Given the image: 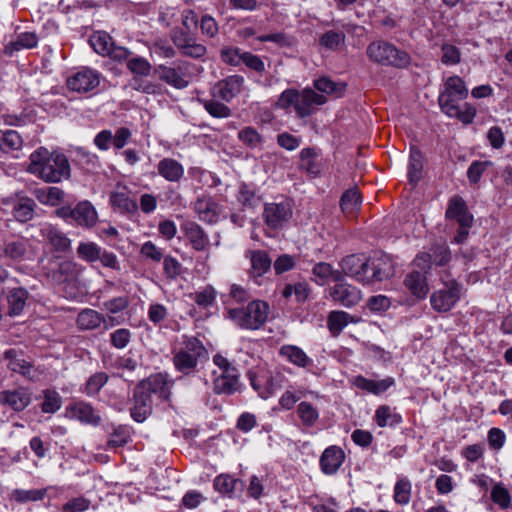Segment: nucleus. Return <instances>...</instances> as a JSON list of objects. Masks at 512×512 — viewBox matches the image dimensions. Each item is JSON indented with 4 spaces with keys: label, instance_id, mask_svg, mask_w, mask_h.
I'll return each mask as SVG.
<instances>
[{
    "label": "nucleus",
    "instance_id": "cd10ccee",
    "mask_svg": "<svg viewBox=\"0 0 512 512\" xmlns=\"http://www.w3.org/2000/svg\"><path fill=\"white\" fill-rule=\"evenodd\" d=\"M70 414L72 418L88 425L98 426L101 422V416L92 405L83 401L73 404L70 407Z\"/></svg>",
    "mask_w": 512,
    "mask_h": 512
},
{
    "label": "nucleus",
    "instance_id": "49530a36",
    "mask_svg": "<svg viewBox=\"0 0 512 512\" xmlns=\"http://www.w3.org/2000/svg\"><path fill=\"white\" fill-rule=\"evenodd\" d=\"M360 203V194L357 189L345 191L340 201L341 209L347 215L354 214L358 210Z\"/></svg>",
    "mask_w": 512,
    "mask_h": 512
},
{
    "label": "nucleus",
    "instance_id": "ddd939ff",
    "mask_svg": "<svg viewBox=\"0 0 512 512\" xmlns=\"http://www.w3.org/2000/svg\"><path fill=\"white\" fill-rule=\"evenodd\" d=\"M262 215L264 223L269 229H282L292 218V204L289 200L266 203Z\"/></svg>",
    "mask_w": 512,
    "mask_h": 512
},
{
    "label": "nucleus",
    "instance_id": "2f4dec72",
    "mask_svg": "<svg viewBox=\"0 0 512 512\" xmlns=\"http://www.w3.org/2000/svg\"><path fill=\"white\" fill-rule=\"evenodd\" d=\"M213 487L223 496L232 497L236 489H243L244 483L230 474L223 473L215 477Z\"/></svg>",
    "mask_w": 512,
    "mask_h": 512
},
{
    "label": "nucleus",
    "instance_id": "7ed1b4c3",
    "mask_svg": "<svg viewBox=\"0 0 512 512\" xmlns=\"http://www.w3.org/2000/svg\"><path fill=\"white\" fill-rule=\"evenodd\" d=\"M28 171L45 182L58 183L70 177V164L64 154L41 147L30 155Z\"/></svg>",
    "mask_w": 512,
    "mask_h": 512
},
{
    "label": "nucleus",
    "instance_id": "37998d69",
    "mask_svg": "<svg viewBox=\"0 0 512 512\" xmlns=\"http://www.w3.org/2000/svg\"><path fill=\"white\" fill-rule=\"evenodd\" d=\"M313 274L319 278L320 284L323 285L327 282H338L342 279L340 271L333 270L329 263L320 262L313 267Z\"/></svg>",
    "mask_w": 512,
    "mask_h": 512
},
{
    "label": "nucleus",
    "instance_id": "c03bdc74",
    "mask_svg": "<svg viewBox=\"0 0 512 512\" xmlns=\"http://www.w3.org/2000/svg\"><path fill=\"white\" fill-rule=\"evenodd\" d=\"M89 43L99 55H107L114 44L112 37L106 32H95L90 36Z\"/></svg>",
    "mask_w": 512,
    "mask_h": 512
},
{
    "label": "nucleus",
    "instance_id": "e2e57ef3",
    "mask_svg": "<svg viewBox=\"0 0 512 512\" xmlns=\"http://www.w3.org/2000/svg\"><path fill=\"white\" fill-rule=\"evenodd\" d=\"M493 163L491 161H473L467 171V177L471 184H477L484 171H486L489 167H492Z\"/></svg>",
    "mask_w": 512,
    "mask_h": 512
},
{
    "label": "nucleus",
    "instance_id": "58836bf2",
    "mask_svg": "<svg viewBox=\"0 0 512 512\" xmlns=\"http://www.w3.org/2000/svg\"><path fill=\"white\" fill-rule=\"evenodd\" d=\"M109 201L112 207L121 213H135L138 210L136 201L131 199L125 192H111Z\"/></svg>",
    "mask_w": 512,
    "mask_h": 512
},
{
    "label": "nucleus",
    "instance_id": "6ab92c4d",
    "mask_svg": "<svg viewBox=\"0 0 512 512\" xmlns=\"http://www.w3.org/2000/svg\"><path fill=\"white\" fill-rule=\"evenodd\" d=\"M48 276L56 284L74 280L78 275V265L70 260L57 261L50 264Z\"/></svg>",
    "mask_w": 512,
    "mask_h": 512
},
{
    "label": "nucleus",
    "instance_id": "603ef678",
    "mask_svg": "<svg viewBox=\"0 0 512 512\" xmlns=\"http://www.w3.org/2000/svg\"><path fill=\"white\" fill-rule=\"evenodd\" d=\"M251 384L253 388L258 391L259 395L266 399L273 395L278 389L282 387V375L280 373L275 374L267 380V387L263 390L260 389V384L258 380L251 379Z\"/></svg>",
    "mask_w": 512,
    "mask_h": 512
},
{
    "label": "nucleus",
    "instance_id": "79ce46f5",
    "mask_svg": "<svg viewBox=\"0 0 512 512\" xmlns=\"http://www.w3.org/2000/svg\"><path fill=\"white\" fill-rule=\"evenodd\" d=\"M365 259L363 255H348L341 261L342 271L346 275L354 276L358 279V276H361L363 273Z\"/></svg>",
    "mask_w": 512,
    "mask_h": 512
},
{
    "label": "nucleus",
    "instance_id": "c9c22d12",
    "mask_svg": "<svg viewBox=\"0 0 512 512\" xmlns=\"http://www.w3.org/2000/svg\"><path fill=\"white\" fill-rule=\"evenodd\" d=\"M374 420L379 427H395L402 422V417L388 405H381L377 408Z\"/></svg>",
    "mask_w": 512,
    "mask_h": 512
},
{
    "label": "nucleus",
    "instance_id": "412c9836",
    "mask_svg": "<svg viewBox=\"0 0 512 512\" xmlns=\"http://www.w3.org/2000/svg\"><path fill=\"white\" fill-rule=\"evenodd\" d=\"M39 232L41 237L58 252H67L70 249V239L59 229L49 223L40 225Z\"/></svg>",
    "mask_w": 512,
    "mask_h": 512
},
{
    "label": "nucleus",
    "instance_id": "864d4df0",
    "mask_svg": "<svg viewBox=\"0 0 512 512\" xmlns=\"http://www.w3.org/2000/svg\"><path fill=\"white\" fill-rule=\"evenodd\" d=\"M101 247L94 242H80L77 247V255L80 259L92 263L100 258Z\"/></svg>",
    "mask_w": 512,
    "mask_h": 512
},
{
    "label": "nucleus",
    "instance_id": "dca6fc26",
    "mask_svg": "<svg viewBox=\"0 0 512 512\" xmlns=\"http://www.w3.org/2000/svg\"><path fill=\"white\" fill-rule=\"evenodd\" d=\"M31 392L25 387L0 392V405L7 406L15 412H21L31 403Z\"/></svg>",
    "mask_w": 512,
    "mask_h": 512
},
{
    "label": "nucleus",
    "instance_id": "69168bd1",
    "mask_svg": "<svg viewBox=\"0 0 512 512\" xmlns=\"http://www.w3.org/2000/svg\"><path fill=\"white\" fill-rule=\"evenodd\" d=\"M238 138L250 148H256L262 143L261 135L252 127L242 129L238 133Z\"/></svg>",
    "mask_w": 512,
    "mask_h": 512
},
{
    "label": "nucleus",
    "instance_id": "1a4fd4ad",
    "mask_svg": "<svg viewBox=\"0 0 512 512\" xmlns=\"http://www.w3.org/2000/svg\"><path fill=\"white\" fill-rule=\"evenodd\" d=\"M443 288L432 293L430 303L434 310L440 313L450 311L461 297V285L455 279L444 280Z\"/></svg>",
    "mask_w": 512,
    "mask_h": 512
},
{
    "label": "nucleus",
    "instance_id": "338daca9",
    "mask_svg": "<svg viewBox=\"0 0 512 512\" xmlns=\"http://www.w3.org/2000/svg\"><path fill=\"white\" fill-rule=\"evenodd\" d=\"M493 502L501 508H508L511 504V496L508 490L501 484H496L491 490Z\"/></svg>",
    "mask_w": 512,
    "mask_h": 512
},
{
    "label": "nucleus",
    "instance_id": "6e6d98bb",
    "mask_svg": "<svg viewBox=\"0 0 512 512\" xmlns=\"http://www.w3.org/2000/svg\"><path fill=\"white\" fill-rule=\"evenodd\" d=\"M237 200L243 207L252 208L259 202V197L256 195L255 189L246 183L239 186L237 193Z\"/></svg>",
    "mask_w": 512,
    "mask_h": 512
},
{
    "label": "nucleus",
    "instance_id": "774afa93",
    "mask_svg": "<svg viewBox=\"0 0 512 512\" xmlns=\"http://www.w3.org/2000/svg\"><path fill=\"white\" fill-rule=\"evenodd\" d=\"M163 271L166 278L175 280L181 274V263L172 256H165L163 258Z\"/></svg>",
    "mask_w": 512,
    "mask_h": 512
},
{
    "label": "nucleus",
    "instance_id": "2eb2a0df",
    "mask_svg": "<svg viewBox=\"0 0 512 512\" xmlns=\"http://www.w3.org/2000/svg\"><path fill=\"white\" fill-rule=\"evenodd\" d=\"M99 83L100 74L88 67H83L67 79L68 88L78 93H87L95 89Z\"/></svg>",
    "mask_w": 512,
    "mask_h": 512
},
{
    "label": "nucleus",
    "instance_id": "5fc2aeb1",
    "mask_svg": "<svg viewBox=\"0 0 512 512\" xmlns=\"http://www.w3.org/2000/svg\"><path fill=\"white\" fill-rule=\"evenodd\" d=\"M43 398L44 400L41 404L42 412L53 414L61 408L62 400L57 391L46 389L43 391Z\"/></svg>",
    "mask_w": 512,
    "mask_h": 512
},
{
    "label": "nucleus",
    "instance_id": "f03ea898",
    "mask_svg": "<svg viewBox=\"0 0 512 512\" xmlns=\"http://www.w3.org/2000/svg\"><path fill=\"white\" fill-rule=\"evenodd\" d=\"M468 96V88L463 79L457 75L450 76L444 83V90L439 95L441 111L451 118H457L464 124L473 122L476 109L469 103L460 105Z\"/></svg>",
    "mask_w": 512,
    "mask_h": 512
},
{
    "label": "nucleus",
    "instance_id": "c756f323",
    "mask_svg": "<svg viewBox=\"0 0 512 512\" xmlns=\"http://www.w3.org/2000/svg\"><path fill=\"white\" fill-rule=\"evenodd\" d=\"M157 171L160 176L169 182H178L184 175L182 164L172 158L160 160L157 164Z\"/></svg>",
    "mask_w": 512,
    "mask_h": 512
},
{
    "label": "nucleus",
    "instance_id": "72a5a7b5",
    "mask_svg": "<svg viewBox=\"0 0 512 512\" xmlns=\"http://www.w3.org/2000/svg\"><path fill=\"white\" fill-rule=\"evenodd\" d=\"M423 154L416 148L411 147L408 163V180L412 186L417 185L422 176Z\"/></svg>",
    "mask_w": 512,
    "mask_h": 512
},
{
    "label": "nucleus",
    "instance_id": "4c0bfd02",
    "mask_svg": "<svg viewBox=\"0 0 512 512\" xmlns=\"http://www.w3.org/2000/svg\"><path fill=\"white\" fill-rule=\"evenodd\" d=\"M104 316L93 309L82 310L77 317V325L81 330H94L102 325Z\"/></svg>",
    "mask_w": 512,
    "mask_h": 512
},
{
    "label": "nucleus",
    "instance_id": "e433bc0d",
    "mask_svg": "<svg viewBox=\"0 0 512 512\" xmlns=\"http://www.w3.org/2000/svg\"><path fill=\"white\" fill-rule=\"evenodd\" d=\"M36 203L28 197H21L15 201L12 214L19 222L25 223L33 218Z\"/></svg>",
    "mask_w": 512,
    "mask_h": 512
},
{
    "label": "nucleus",
    "instance_id": "aec40b11",
    "mask_svg": "<svg viewBox=\"0 0 512 512\" xmlns=\"http://www.w3.org/2000/svg\"><path fill=\"white\" fill-rule=\"evenodd\" d=\"M372 273L367 278L376 279L380 282L389 279L394 274V266L391 258L384 254L377 252L371 257Z\"/></svg>",
    "mask_w": 512,
    "mask_h": 512
},
{
    "label": "nucleus",
    "instance_id": "5701e85b",
    "mask_svg": "<svg viewBox=\"0 0 512 512\" xmlns=\"http://www.w3.org/2000/svg\"><path fill=\"white\" fill-rule=\"evenodd\" d=\"M181 228L194 250L206 251L209 248V237L199 224L196 222H186Z\"/></svg>",
    "mask_w": 512,
    "mask_h": 512
},
{
    "label": "nucleus",
    "instance_id": "9b49d317",
    "mask_svg": "<svg viewBox=\"0 0 512 512\" xmlns=\"http://www.w3.org/2000/svg\"><path fill=\"white\" fill-rule=\"evenodd\" d=\"M171 40L178 49L179 53L184 57L192 59H202L207 48L204 44L196 41V38L189 33L188 30L175 28L171 32Z\"/></svg>",
    "mask_w": 512,
    "mask_h": 512
},
{
    "label": "nucleus",
    "instance_id": "f257e3e1",
    "mask_svg": "<svg viewBox=\"0 0 512 512\" xmlns=\"http://www.w3.org/2000/svg\"><path fill=\"white\" fill-rule=\"evenodd\" d=\"M172 383L168 376L158 373L140 381L133 390L130 415L136 422H144L152 413V395L157 394L167 401L171 396Z\"/></svg>",
    "mask_w": 512,
    "mask_h": 512
},
{
    "label": "nucleus",
    "instance_id": "680f3d73",
    "mask_svg": "<svg viewBox=\"0 0 512 512\" xmlns=\"http://www.w3.org/2000/svg\"><path fill=\"white\" fill-rule=\"evenodd\" d=\"M38 37L33 32L20 33L17 38L11 42L13 50L31 49L37 46Z\"/></svg>",
    "mask_w": 512,
    "mask_h": 512
},
{
    "label": "nucleus",
    "instance_id": "a18cd8bd",
    "mask_svg": "<svg viewBox=\"0 0 512 512\" xmlns=\"http://www.w3.org/2000/svg\"><path fill=\"white\" fill-rule=\"evenodd\" d=\"M345 34L342 31L329 30L321 35L319 44L327 50H338L345 43Z\"/></svg>",
    "mask_w": 512,
    "mask_h": 512
},
{
    "label": "nucleus",
    "instance_id": "4468645a",
    "mask_svg": "<svg viewBox=\"0 0 512 512\" xmlns=\"http://www.w3.org/2000/svg\"><path fill=\"white\" fill-rule=\"evenodd\" d=\"M59 215L65 219L72 218L79 226L84 228H92L98 220L95 207L87 200L79 202L73 209L62 208Z\"/></svg>",
    "mask_w": 512,
    "mask_h": 512
},
{
    "label": "nucleus",
    "instance_id": "423d86ee",
    "mask_svg": "<svg viewBox=\"0 0 512 512\" xmlns=\"http://www.w3.org/2000/svg\"><path fill=\"white\" fill-rule=\"evenodd\" d=\"M366 53L372 62L383 66L406 68L411 61L407 52L398 49L395 45L387 41L371 42L367 46Z\"/></svg>",
    "mask_w": 512,
    "mask_h": 512
},
{
    "label": "nucleus",
    "instance_id": "ea45409f",
    "mask_svg": "<svg viewBox=\"0 0 512 512\" xmlns=\"http://www.w3.org/2000/svg\"><path fill=\"white\" fill-rule=\"evenodd\" d=\"M350 322H353V317L349 313L332 311L328 315L327 326L333 336H338Z\"/></svg>",
    "mask_w": 512,
    "mask_h": 512
},
{
    "label": "nucleus",
    "instance_id": "09e8293b",
    "mask_svg": "<svg viewBox=\"0 0 512 512\" xmlns=\"http://www.w3.org/2000/svg\"><path fill=\"white\" fill-rule=\"evenodd\" d=\"M127 68L134 75L133 77L144 78L150 75L152 65L147 59L136 56L128 60Z\"/></svg>",
    "mask_w": 512,
    "mask_h": 512
},
{
    "label": "nucleus",
    "instance_id": "13d9d810",
    "mask_svg": "<svg viewBox=\"0 0 512 512\" xmlns=\"http://www.w3.org/2000/svg\"><path fill=\"white\" fill-rule=\"evenodd\" d=\"M428 253L431 257V263L437 266H444L451 259V251L444 243L433 245Z\"/></svg>",
    "mask_w": 512,
    "mask_h": 512
},
{
    "label": "nucleus",
    "instance_id": "052dcab7",
    "mask_svg": "<svg viewBox=\"0 0 512 512\" xmlns=\"http://www.w3.org/2000/svg\"><path fill=\"white\" fill-rule=\"evenodd\" d=\"M205 110L215 118H227L231 115V109L224 103L216 100H200Z\"/></svg>",
    "mask_w": 512,
    "mask_h": 512
},
{
    "label": "nucleus",
    "instance_id": "de8ad7c7",
    "mask_svg": "<svg viewBox=\"0 0 512 512\" xmlns=\"http://www.w3.org/2000/svg\"><path fill=\"white\" fill-rule=\"evenodd\" d=\"M108 379L109 376L107 373L96 372L86 381L83 392L90 397L97 395L101 388L107 383Z\"/></svg>",
    "mask_w": 512,
    "mask_h": 512
},
{
    "label": "nucleus",
    "instance_id": "39448f33",
    "mask_svg": "<svg viewBox=\"0 0 512 512\" xmlns=\"http://www.w3.org/2000/svg\"><path fill=\"white\" fill-rule=\"evenodd\" d=\"M207 357L208 351L203 343L196 337L186 336L183 347L174 353L173 364L178 372L190 375L196 370L198 363Z\"/></svg>",
    "mask_w": 512,
    "mask_h": 512
},
{
    "label": "nucleus",
    "instance_id": "0eeeda50",
    "mask_svg": "<svg viewBox=\"0 0 512 512\" xmlns=\"http://www.w3.org/2000/svg\"><path fill=\"white\" fill-rule=\"evenodd\" d=\"M445 217L447 220L456 221L459 226L453 242L457 244L463 243L469 235V229L473 225L474 218L469 212L465 201L460 196H454L449 200Z\"/></svg>",
    "mask_w": 512,
    "mask_h": 512
},
{
    "label": "nucleus",
    "instance_id": "4be33fe9",
    "mask_svg": "<svg viewBox=\"0 0 512 512\" xmlns=\"http://www.w3.org/2000/svg\"><path fill=\"white\" fill-rule=\"evenodd\" d=\"M194 209L202 221L208 223L217 222L221 212V206L213 197L203 195L197 198Z\"/></svg>",
    "mask_w": 512,
    "mask_h": 512
},
{
    "label": "nucleus",
    "instance_id": "b1692460",
    "mask_svg": "<svg viewBox=\"0 0 512 512\" xmlns=\"http://www.w3.org/2000/svg\"><path fill=\"white\" fill-rule=\"evenodd\" d=\"M330 295L334 301L346 307H352L361 300V292L348 283H339L331 288Z\"/></svg>",
    "mask_w": 512,
    "mask_h": 512
},
{
    "label": "nucleus",
    "instance_id": "20e7f679",
    "mask_svg": "<svg viewBox=\"0 0 512 512\" xmlns=\"http://www.w3.org/2000/svg\"><path fill=\"white\" fill-rule=\"evenodd\" d=\"M269 305L262 300H253L246 307L229 308L228 318L238 327L247 330L261 328L268 319Z\"/></svg>",
    "mask_w": 512,
    "mask_h": 512
},
{
    "label": "nucleus",
    "instance_id": "a211bd4d",
    "mask_svg": "<svg viewBox=\"0 0 512 512\" xmlns=\"http://www.w3.org/2000/svg\"><path fill=\"white\" fill-rule=\"evenodd\" d=\"M325 102V96L312 89H304L301 93L298 92L296 114L299 118H306L314 112V106L323 105Z\"/></svg>",
    "mask_w": 512,
    "mask_h": 512
},
{
    "label": "nucleus",
    "instance_id": "0e129e2a",
    "mask_svg": "<svg viewBox=\"0 0 512 512\" xmlns=\"http://www.w3.org/2000/svg\"><path fill=\"white\" fill-rule=\"evenodd\" d=\"M130 440V435L128 430L123 427L119 426L114 429L113 433L110 436V439L107 442V448H118L126 445L128 441Z\"/></svg>",
    "mask_w": 512,
    "mask_h": 512
},
{
    "label": "nucleus",
    "instance_id": "bf43d9fd",
    "mask_svg": "<svg viewBox=\"0 0 512 512\" xmlns=\"http://www.w3.org/2000/svg\"><path fill=\"white\" fill-rule=\"evenodd\" d=\"M191 298L198 306L207 308L214 304L216 291L211 285H207L203 289L191 294Z\"/></svg>",
    "mask_w": 512,
    "mask_h": 512
},
{
    "label": "nucleus",
    "instance_id": "bb28decb",
    "mask_svg": "<svg viewBox=\"0 0 512 512\" xmlns=\"http://www.w3.org/2000/svg\"><path fill=\"white\" fill-rule=\"evenodd\" d=\"M246 258L250 260L251 269L249 271L250 277L256 279L263 276L270 270L272 260L269 254L264 250H249L245 254Z\"/></svg>",
    "mask_w": 512,
    "mask_h": 512
},
{
    "label": "nucleus",
    "instance_id": "a19ab883",
    "mask_svg": "<svg viewBox=\"0 0 512 512\" xmlns=\"http://www.w3.org/2000/svg\"><path fill=\"white\" fill-rule=\"evenodd\" d=\"M297 415L305 427H313L319 419L318 409L307 401H302L297 406Z\"/></svg>",
    "mask_w": 512,
    "mask_h": 512
},
{
    "label": "nucleus",
    "instance_id": "f3484780",
    "mask_svg": "<svg viewBox=\"0 0 512 512\" xmlns=\"http://www.w3.org/2000/svg\"><path fill=\"white\" fill-rule=\"evenodd\" d=\"M243 84V76L231 75L215 84L212 94L225 102H230L241 92Z\"/></svg>",
    "mask_w": 512,
    "mask_h": 512
},
{
    "label": "nucleus",
    "instance_id": "393cba45",
    "mask_svg": "<svg viewBox=\"0 0 512 512\" xmlns=\"http://www.w3.org/2000/svg\"><path fill=\"white\" fill-rule=\"evenodd\" d=\"M28 248L29 240L23 237L4 241L0 258H6L14 262L24 261L27 258Z\"/></svg>",
    "mask_w": 512,
    "mask_h": 512
},
{
    "label": "nucleus",
    "instance_id": "c85d7f7f",
    "mask_svg": "<svg viewBox=\"0 0 512 512\" xmlns=\"http://www.w3.org/2000/svg\"><path fill=\"white\" fill-rule=\"evenodd\" d=\"M29 299V292L22 287L12 288L7 294V313L9 316L20 315Z\"/></svg>",
    "mask_w": 512,
    "mask_h": 512
},
{
    "label": "nucleus",
    "instance_id": "9d476101",
    "mask_svg": "<svg viewBox=\"0 0 512 512\" xmlns=\"http://www.w3.org/2000/svg\"><path fill=\"white\" fill-rule=\"evenodd\" d=\"M4 360L10 371L18 373L30 381L39 380L43 373L39 367L33 365L21 350L15 348L6 350L4 352Z\"/></svg>",
    "mask_w": 512,
    "mask_h": 512
},
{
    "label": "nucleus",
    "instance_id": "4d7b16f0",
    "mask_svg": "<svg viewBox=\"0 0 512 512\" xmlns=\"http://www.w3.org/2000/svg\"><path fill=\"white\" fill-rule=\"evenodd\" d=\"M246 51L234 46H224L220 50L222 62L230 66H239L242 64L243 55Z\"/></svg>",
    "mask_w": 512,
    "mask_h": 512
},
{
    "label": "nucleus",
    "instance_id": "6e6552de",
    "mask_svg": "<svg viewBox=\"0 0 512 512\" xmlns=\"http://www.w3.org/2000/svg\"><path fill=\"white\" fill-rule=\"evenodd\" d=\"M213 362L221 371L220 375L214 379V392L226 395L235 393L239 389L238 369L221 354L214 355Z\"/></svg>",
    "mask_w": 512,
    "mask_h": 512
},
{
    "label": "nucleus",
    "instance_id": "f8f14e48",
    "mask_svg": "<svg viewBox=\"0 0 512 512\" xmlns=\"http://www.w3.org/2000/svg\"><path fill=\"white\" fill-rule=\"evenodd\" d=\"M189 63L186 61H177L173 65H158L154 68V73L158 78L169 86L181 90L189 85L187 70Z\"/></svg>",
    "mask_w": 512,
    "mask_h": 512
},
{
    "label": "nucleus",
    "instance_id": "3c124183",
    "mask_svg": "<svg viewBox=\"0 0 512 512\" xmlns=\"http://www.w3.org/2000/svg\"><path fill=\"white\" fill-rule=\"evenodd\" d=\"M47 494V489H15L12 491L11 498L19 503H25L30 501H40Z\"/></svg>",
    "mask_w": 512,
    "mask_h": 512
},
{
    "label": "nucleus",
    "instance_id": "f704fd0d",
    "mask_svg": "<svg viewBox=\"0 0 512 512\" xmlns=\"http://www.w3.org/2000/svg\"><path fill=\"white\" fill-rule=\"evenodd\" d=\"M404 284L418 298H424L429 291L426 277L420 271H412L408 274Z\"/></svg>",
    "mask_w": 512,
    "mask_h": 512
},
{
    "label": "nucleus",
    "instance_id": "473e14b6",
    "mask_svg": "<svg viewBox=\"0 0 512 512\" xmlns=\"http://www.w3.org/2000/svg\"><path fill=\"white\" fill-rule=\"evenodd\" d=\"M354 384L359 389L379 395L388 390L394 384V379L392 377H387L382 380H370L363 376H357Z\"/></svg>",
    "mask_w": 512,
    "mask_h": 512
},
{
    "label": "nucleus",
    "instance_id": "a878e982",
    "mask_svg": "<svg viewBox=\"0 0 512 512\" xmlns=\"http://www.w3.org/2000/svg\"><path fill=\"white\" fill-rule=\"evenodd\" d=\"M345 454L340 447L330 446L324 450L320 458V466L323 473L335 474L344 462Z\"/></svg>",
    "mask_w": 512,
    "mask_h": 512
},
{
    "label": "nucleus",
    "instance_id": "7c9ffc66",
    "mask_svg": "<svg viewBox=\"0 0 512 512\" xmlns=\"http://www.w3.org/2000/svg\"><path fill=\"white\" fill-rule=\"evenodd\" d=\"M279 355L301 368H308L313 365V360L300 347L295 345H283L279 350Z\"/></svg>",
    "mask_w": 512,
    "mask_h": 512
},
{
    "label": "nucleus",
    "instance_id": "8fccbe9b",
    "mask_svg": "<svg viewBox=\"0 0 512 512\" xmlns=\"http://www.w3.org/2000/svg\"><path fill=\"white\" fill-rule=\"evenodd\" d=\"M411 482L407 478H400L394 487V501L400 505H406L411 499Z\"/></svg>",
    "mask_w": 512,
    "mask_h": 512
}]
</instances>
